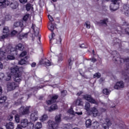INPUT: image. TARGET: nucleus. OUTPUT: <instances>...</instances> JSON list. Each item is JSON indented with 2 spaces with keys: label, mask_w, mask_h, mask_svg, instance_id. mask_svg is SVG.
<instances>
[{
  "label": "nucleus",
  "mask_w": 129,
  "mask_h": 129,
  "mask_svg": "<svg viewBox=\"0 0 129 129\" xmlns=\"http://www.w3.org/2000/svg\"><path fill=\"white\" fill-rule=\"evenodd\" d=\"M39 64H40V65H45V66H51V63L50 60L47 58H44L40 60Z\"/></svg>",
  "instance_id": "nucleus-10"
},
{
  "label": "nucleus",
  "mask_w": 129,
  "mask_h": 129,
  "mask_svg": "<svg viewBox=\"0 0 129 129\" xmlns=\"http://www.w3.org/2000/svg\"><path fill=\"white\" fill-rule=\"evenodd\" d=\"M26 11H27V12H29V11H30L31 9H32V5H31V4L30 3H28L26 5Z\"/></svg>",
  "instance_id": "nucleus-37"
},
{
  "label": "nucleus",
  "mask_w": 129,
  "mask_h": 129,
  "mask_svg": "<svg viewBox=\"0 0 129 129\" xmlns=\"http://www.w3.org/2000/svg\"><path fill=\"white\" fill-rule=\"evenodd\" d=\"M18 87V84L15 82L8 83L7 84V89L8 91H12L15 90Z\"/></svg>",
  "instance_id": "nucleus-8"
},
{
  "label": "nucleus",
  "mask_w": 129,
  "mask_h": 129,
  "mask_svg": "<svg viewBox=\"0 0 129 129\" xmlns=\"http://www.w3.org/2000/svg\"><path fill=\"white\" fill-rule=\"evenodd\" d=\"M129 24L126 21L123 22V26H128Z\"/></svg>",
  "instance_id": "nucleus-63"
},
{
  "label": "nucleus",
  "mask_w": 129,
  "mask_h": 129,
  "mask_svg": "<svg viewBox=\"0 0 129 129\" xmlns=\"http://www.w3.org/2000/svg\"><path fill=\"white\" fill-rule=\"evenodd\" d=\"M4 78H5V74L3 73H0V81H3Z\"/></svg>",
  "instance_id": "nucleus-50"
},
{
  "label": "nucleus",
  "mask_w": 129,
  "mask_h": 129,
  "mask_svg": "<svg viewBox=\"0 0 129 129\" xmlns=\"http://www.w3.org/2000/svg\"><path fill=\"white\" fill-rule=\"evenodd\" d=\"M83 98L85 99V100H87L90 103H92V104H98V102H97L92 96L91 95L86 94L83 95Z\"/></svg>",
  "instance_id": "nucleus-5"
},
{
  "label": "nucleus",
  "mask_w": 129,
  "mask_h": 129,
  "mask_svg": "<svg viewBox=\"0 0 129 129\" xmlns=\"http://www.w3.org/2000/svg\"><path fill=\"white\" fill-rule=\"evenodd\" d=\"M107 23H108V19L107 18L100 20L99 22H98V25H106V26H107Z\"/></svg>",
  "instance_id": "nucleus-25"
},
{
  "label": "nucleus",
  "mask_w": 129,
  "mask_h": 129,
  "mask_svg": "<svg viewBox=\"0 0 129 129\" xmlns=\"http://www.w3.org/2000/svg\"><path fill=\"white\" fill-rule=\"evenodd\" d=\"M86 26V28L87 29H90V22L89 21H86L85 24V26Z\"/></svg>",
  "instance_id": "nucleus-46"
},
{
  "label": "nucleus",
  "mask_w": 129,
  "mask_h": 129,
  "mask_svg": "<svg viewBox=\"0 0 129 129\" xmlns=\"http://www.w3.org/2000/svg\"><path fill=\"white\" fill-rule=\"evenodd\" d=\"M92 127L93 129H97L98 127H99V122L97 121L94 122L92 124Z\"/></svg>",
  "instance_id": "nucleus-27"
},
{
  "label": "nucleus",
  "mask_w": 129,
  "mask_h": 129,
  "mask_svg": "<svg viewBox=\"0 0 129 129\" xmlns=\"http://www.w3.org/2000/svg\"><path fill=\"white\" fill-rule=\"evenodd\" d=\"M18 38L19 40H23V39H24V37L23 36L22 33L21 34H20L19 35H18Z\"/></svg>",
  "instance_id": "nucleus-55"
},
{
  "label": "nucleus",
  "mask_w": 129,
  "mask_h": 129,
  "mask_svg": "<svg viewBox=\"0 0 129 129\" xmlns=\"http://www.w3.org/2000/svg\"><path fill=\"white\" fill-rule=\"evenodd\" d=\"M8 119L10 121H12L14 119V116L12 114H10L8 116Z\"/></svg>",
  "instance_id": "nucleus-49"
},
{
  "label": "nucleus",
  "mask_w": 129,
  "mask_h": 129,
  "mask_svg": "<svg viewBox=\"0 0 129 129\" xmlns=\"http://www.w3.org/2000/svg\"><path fill=\"white\" fill-rule=\"evenodd\" d=\"M117 33H118V34H119V35L121 37H123V33H122V32H121V31H117Z\"/></svg>",
  "instance_id": "nucleus-59"
},
{
  "label": "nucleus",
  "mask_w": 129,
  "mask_h": 129,
  "mask_svg": "<svg viewBox=\"0 0 129 129\" xmlns=\"http://www.w3.org/2000/svg\"><path fill=\"white\" fill-rule=\"evenodd\" d=\"M123 9L124 10V14L125 16H126V17H129V5H123Z\"/></svg>",
  "instance_id": "nucleus-19"
},
{
  "label": "nucleus",
  "mask_w": 129,
  "mask_h": 129,
  "mask_svg": "<svg viewBox=\"0 0 129 129\" xmlns=\"http://www.w3.org/2000/svg\"><path fill=\"white\" fill-rule=\"evenodd\" d=\"M56 109H58V106L56 104H53L51 105L49 108H48V111L49 112H52V111H54Z\"/></svg>",
  "instance_id": "nucleus-21"
},
{
  "label": "nucleus",
  "mask_w": 129,
  "mask_h": 129,
  "mask_svg": "<svg viewBox=\"0 0 129 129\" xmlns=\"http://www.w3.org/2000/svg\"><path fill=\"white\" fill-rule=\"evenodd\" d=\"M31 29L33 30L34 34L35 36V37H38V40L39 42H41V35L39 34V32L40 31V29L39 28L36 27V25L32 24Z\"/></svg>",
  "instance_id": "nucleus-7"
},
{
  "label": "nucleus",
  "mask_w": 129,
  "mask_h": 129,
  "mask_svg": "<svg viewBox=\"0 0 129 129\" xmlns=\"http://www.w3.org/2000/svg\"><path fill=\"white\" fill-rule=\"evenodd\" d=\"M8 37H9V34H5L2 36H0V41L4 40V39H6V38H8Z\"/></svg>",
  "instance_id": "nucleus-44"
},
{
  "label": "nucleus",
  "mask_w": 129,
  "mask_h": 129,
  "mask_svg": "<svg viewBox=\"0 0 129 129\" xmlns=\"http://www.w3.org/2000/svg\"><path fill=\"white\" fill-rule=\"evenodd\" d=\"M6 126L7 129H14V122H9L7 123Z\"/></svg>",
  "instance_id": "nucleus-26"
},
{
  "label": "nucleus",
  "mask_w": 129,
  "mask_h": 129,
  "mask_svg": "<svg viewBox=\"0 0 129 129\" xmlns=\"http://www.w3.org/2000/svg\"><path fill=\"white\" fill-rule=\"evenodd\" d=\"M10 32V29H9V27H5L3 29V33L6 34V35H8L9 33Z\"/></svg>",
  "instance_id": "nucleus-34"
},
{
  "label": "nucleus",
  "mask_w": 129,
  "mask_h": 129,
  "mask_svg": "<svg viewBox=\"0 0 129 129\" xmlns=\"http://www.w3.org/2000/svg\"><path fill=\"white\" fill-rule=\"evenodd\" d=\"M10 6L12 10H17L19 8V3L17 1L10 2L9 0H0V8L3 9Z\"/></svg>",
  "instance_id": "nucleus-3"
},
{
  "label": "nucleus",
  "mask_w": 129,
  "mask_h": 129,
  "mask_svg": "<svg viewBox=\"0 0 129 129\" xmlns=\"http://www.w3.org/2000/svg\"><path fill=\"white\" fill-rule=\"evenodd\" d=\"M29 124V121L27 119H23L21 120V125L25 128V127H27L28 125Z\"/></svg>",
  "instance_id": "nucleus-18"
},
{
  "label": "nucleus",
  "mask_w": 129,
  "mask_h": 129,
  "mask_svg": "<svg viewBox=\"0 0 129 129\" xmlns=\"http://www.w3.org/2000/svg\"><path fill=\"white\" fill-rule=\"evenodd\" d=\"M36 66H37V63L35 62H33L31 63V67H36Z\"/></svg>",
  "instance_id": "nucleus-61"
},
{
  "label": "nucleus",
  "mask_w": 129,
  "mask_h": 129,
  "mask_svg": "<svg viewBox=\"0 0 129 129\" xmlns=\"http://www.w3.org/2000/svg\"><path fill=\"white\" fill-rule=\"evenodd\" d=\"M17 34H21V33H19V31H17L16 30H13L11 32V36H16V35H17Z\"/></svg>",
  "instance_id": "nucleus-41"
},
{
  "label": "nucleus",
  "mask_w": 129,
  "mask_h": 129,
  "mask_svg": "<svg viewBox=\"0 0 129 129\" xmlns=\"http://www.w3.org/2000/svg\"><path fill=\"white\" fill-rule=\"evenodd\" d=\"M11 19L9 17V16L7 15L5 16V21H10Z\"/></svg>",
  "instance_id": "nucleus-62"
},
{
  "label": "nucleus",
  "mask_w": 129,
  "mask_h": 129,
  "mask_svg": "<svg viewBox=\"0 0 129 129\" xmlns=\"http://www.w3.org/2000/svg\"><path fill=\"white\" fill-rule=\"evenodd\" d=\"M54 36H55V33H54V31H53V32H51V38L49 40L50 43H51V41L53 40V37H54Z\"/></svg>",
  "instance_id": "nucleus-56"
},
{
  "label": "nucleus",
  "mask_w": 129,
  "mask_h": 129,
  "mask_svg": "<svg viewBox=\"0 0 129 129\" xmlns=\"http://www.w3.org/2000/svg\"><path fill=\"white\" fill-rule=\"evenodd\" d=\"M16 129H23V126L20 124H18Z\"/></svg>",
  "instance_id": "nucleus-60"
},
{
  "label": "nucleus",
  "mask_w": 129,
  "mask_h": 129,
  "mask_svg": "<svg viewBox=\"0 0 129 129\" xmlns=\"http://www.w3.org/2000/svg\"><path fill=\"white\" fill-rule=\"evenodd\" d=\"M28 58L29 57L25 56L24 58L21 59L19 61V64H20V65H26L27 64H29V61H28Z\"/></svg>",
  "instance_id": "nucleus-17"
},
{
  "label": "nucleus",
  "mask_w": 129,
  "mask_h": 129,
  "mask_svg": "<svg viewBox=\"0 0 129 129\" xmlns=\"http://www.w3.org/2000/svg\"><path fill=\"white\" fill-rule=\"evenodd\" d=\"M14 26L16 28H17L18 27L20 28V30H19V33H22V32H23V30H24V24L21 22H16L14 23Z\"/></svg>",
  "instance_id": "nucleus-12"
},
{
  "label": "nucleus",
  "mask_w": 129,
  "mask_h": 129,
  "mask_svg": "<svg viewBox=\"0 0 129 129\" xmlns=\"http://www.w3.org/2000/svg\"><path fill=\"white\" fill-rule=\"evenodd\" d=\"M16 50H19V51H24L25 49V45L22 43H19L15 46Z\"/></svg>",
  "instance_id": "nucleus-22"
},
{
  "label": "nucleus",
  "mask_w": 129,
  "mask_h": 129,
  "mask_svg": "<svg viewBox=\"0 0 129 129\" xmlns=\"http://www.w3.org/2000/svg\"><path fill=\"white\" fill-rule=\"evenodd\" d=\"M92 121L90 119H89L86 121V127H90L91 126V123Z\"/></svg>",
  "instance_id": "nucleus-30"
},
{
  "label": "nucleus",
  "mask_w": 129,
  "mask_h": 129,
  "mask_svg": "<svg viewBox=\"0 0 129 129\" xmlns=\"http://www.w3.org/2000/svg\"><path fill=\"white\" fill-rule=\"evenodd\" d=\"M80 48H83V49H86L88 48V44L87 43H82V44L80 45Z\"/></svg>",
  "instance_id": "nucleus-35"
},
{
  "label": "nucleus",
  "mask_w": 129,
  "mask_h": 129,
  "mask_svg": "<svg viewBox=\"0 0 129 129\" xmlns=\"http://www.w3.org/2000/svg\"><path fill=\"white\" fill-rule=\"evenodd\" d=\"M11 114H12V115H17V111L16 110H13L12 112L10 113Z\"/></svg>",
  "instance_id": "nucleus-57"
},
{
  "label": "nucleus",
  "mask_w": 129,
  "mask_h": 129,
  "mask_svg": "<svg viewBox=\"0 0 129 129\" xmlns=\"http://www.w3.org/2000/svg\"><path fill=\"white\" fill-rule=\"evenodd\" d=\"M68 113H70V114H74V110H73V108H71L68 110Z\"/></svg>",
  "instance_id": "nucleus-47"
},
{
  "label": "nucleus",
  "mask_w": 129,
  "mask_h": 129,
  "mask_svg": "<svg viewBox=\"0 0 129 129\" xmlns=\"http://www.w3.org/2000/svg\"><path fill=\"white\" fill-rule=\"evenodd\" d=\"M12 53V50L10 48H7L5 51L2 49H0V56H2L4 57L6 54H11Z\"/></svg>",
  "instance_id": "nucleus-13"
},
{
  "label": "nucleus",
  "mask_w": 129,
  "mask_h": 129,
  "mask_svg": "<svg viewBox=\"0 0 129 129\" xmlns=\"http://www.w3.org/2000/svg\"><path fill=\"white\" fill-rule=\"evenodd\" d=\"M8 60H15L16 57L14 55H8L7 57Z\"/></svg>",
  "instance_id": "nucleus-42"
},
{
  "label": "nucleus",
  "mask_w": 129,
  "mask_h": 129,
  "mask_svg": "<svg viewBox=\"0 0 129 129\" xmlns=\"http://www.w3.org/2000/svg\"><path fill=\"white\" fill-rule=\"evenodd\" d=\"M55 122L49 120L47 122L50 129H57L60 122H61V114L57 115L55 117Z\"/></svg>",
  "instance_id": "nucleus-4"
},
{
  "label": "nucleus",
  "mask_w": 129,
  "mask_h": 129,
  "mask_svg": "<svg viewBox=\"0 0 129 129\" xmlns=\"http://www.w3.org/2000/svg\"><path fill=\"white\" fill-rule=\"evenodd\" d=\"M30 17V14H27L25 15L23 18V20L24 21V22H27L28 21V19Z\"/></svg>",
  "instance_id": "nucleus-40"
},
{
  "label": "nucleus",
  "mask_w": 129,
  "mask_h": 129,
  "mask_svg": "<svg viewBox=\"0 0 129 129\" xmlns=\"http://www.w3.org/2000/svg\"><path fill=\"white\" fill-rule=\"evenodd\" d=\"M101 74L99 73H96L93 75V78H100Z\"/></svg>",
  "instance_id": "nucleus-39"
},
{
  "label": "nucleus",
  "mask_w": 129,
  "mask_h": 129,
  "mask_svg": "<svg viewBox=\"0 0 129 129\" xmlns=\"http://www.w3.org/2000/svg\"><path fill=\"white\" fill-rule=\"evenodd\" d=\"M7 99H8V98H7L6 96H2L0 97V104H2V105H5V104H6Z\"/></svg>",
  "instance_id": "nucleus-24"
},
{
  "label": "nucleus",
  "mask_w": 129,
  "mask_h": 129,
  "mask_svg": "<svg viewBox=\"0 0 129 129\" xmlns=\"http://www.w3.org/2000/svg\"><path fill=\"white\" fill-rule=\"evenodd\" d=\"M82 93H83V92H82V91H80V92L77 93V96H80V95L81 94H82Z\"/></svg>",
  "instance_id": "nucleus-64"
},
{
  "label": "nucleus",
  "mask_w": 129,
  "mask_h": 129,
  "mask_svg": "<svg viewBox=\"0 0 129 129\" xmlns=\"http://www.w3.org/2000/svg\"><path fill=\"white\" fill-rule=\"evenodd\" d=\"M35 129H41L42 128V123L41 122H37L34 127Z\"/></svg>",
  "instance_id": "nucleus-28"
},
{
  "label": "nucleus",
  "mask_w": 129,
  "mask_h": 129,
  "mask_svg": "<svg viewBox=\"0 0 129 129\" xmlns=\"http://www.w3.org/2000/svg\"><path fill=\"white\" fill-rule=\"evenodd\" d=\"M20 115H27L30 113V107L21 106L19 109Z\"/></svg>",
  "instance_id": "nucleus-6"
},
{
  "label": "nucleus",
  "mask_w": 129,
  "mask_h": 129,
  "mask_svg": "<svg viewBox=\"0 0 129 129\" xmlns=\"http://www.w3.org/2000/svg\"><path fill=\"white\" fill-rule=\"evenodd\" d=\"M119 0H111V2L113 3V6H110V10L111 11H113V12L116 11L118 9V5H117V7H116L115 6V5L117 4V2H118Z\"/></svg>",
  "instance_id": "nucleus-16"
},
{
  "label": "nucleus",
  "mask_w": 129,
  "mask_h": 129,
  "mask_svg": "<svg viewBox=\"0 0 129 129\" xmlns=\"http://www.w3.org/2000/svg\"><path fill=\"white\" fill-rule=\"evenodd\" d=\"M61 93L62 94V96H66V93H67V91L63 90L61 92Z\"/></svg>",
  "instance_id": "nucleus-53"
},
{
  "label": "nucleus",
  "mask_w": 129,
  "mask_h": 129,
  "mask_svg": "<svg viewBox=\"0 0 129 129\" xmlns=\"http://www.w3.org/2000/svg\"><path fill=\"white\" fill-rule=\"evenodd\" d=\"M48 119V115L47 114H44L42 117L41 120V121H45V120H47Z\"/></svg>",
  "instance_id": "nucleus-38"
},
{
  "label": "nucleus",
  "mask_w": 129,
  "mask_h": 129,
  "mask_svg": "<svg viewBox=\"0 0 129 129\" xmlns=\"http://www.w3.org/2000/svg\"><path fill=\"white\" fill-rule=\"evenodd\" d=\"M90 111L93 114V116L94 117H96L97 115H98V110H97V108L96 107H93L91 109Z\"/></svg>",
  "instance_id": "nucleus-20"
},
{
  "label": "nucleus",
  "mask_w": 129,
  "mask_h": 129,
  "mask_svg": "<svg viewBox=\"0 0 129 129\" xmlns=\"http://www.w3.org/2000/svg\"><path fill=\"white\" fill-rule=\"evenodd\" d=\"M30 119L32 122H34L38 120V112L32 113L30 115Z\"/></svg>",
  "instance_id": "nucleus-14"
},
{
  "label": "nucleus",
  "mask_w": 129,
  "mask_h": 129,
  "mask_svg": "<svg viewBox=\"0 0 129 129\" xmlns=\"http://www.w3.org/2000/svg\"><path fill=\"white\" fill-rule=\"evenodd\" d=\"M76 105H78V106H82V100L81 99H78L76 101Z\"/></svg>",
  "instance_id": "nucleus-29"
},
{
  "label": "nucleus",
  "mask_w": 129,
  "mask_h": 129,
  "mask_svg": "<svg viewBox=\"0 0 129 129\" xmlns=\"http://www.w3.org/2000/svg\"><path fill=\"white\" fill-rule=\"evenodd\" d=\"M113 53L115 54V55L113 56V60L117 64H122V63H126V70H129V58H121L120 57V54L116 51H113Z\"/></svg>",
  "instance_id": "nucleus-2"
},
{
  "label": "nucleus",
  "mask_w": 129,
  "mask_h": 129,
  "mask_svg": "<svg viewBox=\"0 0 129 129\" xmlns=\"http://www.w3.org/2000/svg\"><path fill=\"white\" fill-rule=\"evenodd\" d=\"M22 36L23 37V39H27V38H28V36H29V33L27 32L25 33H22Z\"/></svg>",
  "instance_id": "nucleus-48"
},
{
  "label": "nucleus",
  "mask_w": 129,
  "mask_h": 129,
  "mask_svg": "<svg viewBox=\"0 0 129 129\" xmlns=\"http://www.w3.org/2000/svg\"><path fill=\"white\" fill-rule=\"evenodd\" d=\"M15 119L16 122H17V123H19L20 122V115L19 114L15 115Z\"/></svg>",
  "instance_id": "nucleus-36"
},
{
  "label": "nucleus",
  "mask_w": 129,
  "mask_h": 129,
  "mask_svg": "<svg viewBox=\"0 0 129 129\" xmlns=\"http://www.w3.org/2000/svg\"><path fill=\"white\" fill-rule=\"evenodd\" d=\"M19 2L21 3V4L25 5V4L28 2V0H19Z\"/></svg>",
  "instance_id": "nucleus-54"
},
{
  "label": "nucleus",
  "mask_w": 129,
  "mask_h": 129,
  "mask_svg": "<svg viewBox=\"0 0 129 129\" xmlns=\"http://www.w3.org/2000/svg\"><path fill=\"white\" fill-rule=\"evenodd\" d=\"M103 93L105 94V95H109V94H110V91H109L108 89L105 88L103 90Z\"/></svg>",
  "instance_id": "nucleus-33"
},
{
  "label": "nucleus",
  "mask_w": 129,
  "mask_h": 129,
  "mask_svg": "<svg viewBox=\"0 0 129 129\" xmlns=\"http://www.w3.org/2000/svg\"><path fill=\"white\" fill-rule=\"evenodd\" d=\"M90 60L91 61V62L94 63L95 62H96V61H97V59H96V58L94 57H92V58H90Z\"/></svg>",
  "instance_id": "nucleus-58"
},
{
  "label": "nucleus",
  "mask_w": 129,
  "mask_h": 129,
  "mask_svg": "<svg viewBox=\"0 0 129 129\" xmlns=\"http://www.w3.org/2000/svg\"><path fill=\"white\" fill-rule=\"evenodd\" d=\"M125 34L129 36V27H127L124 29Z\"/></svg>",
  "instance_id": "nucleus-51"
},
{
  "label": "nucleus",
  "mask_w": 129,
  "mask_h": 129,
  "mask_svg": "<svg viewBox=\"0 0 129 129\" xmlns=\"http://www.w3.org/2000/svg\"><path fill=\"white\" fill-rule=\"evenodd\" d=\"M11 74L8 75V77L5 79L6 81H10L12 76L14 77L15 82L19 83L22 81V73L19 70V67L16 66L10 68Z\"/></svg>",
  "instance_id": "nucleus-1"
},
{
  "label": "nucleus",
  "mask_w": 129,
  "mask_h": 129,
  "mask_svg": "<svg viewBox=\"0 0 129 129\" xmlns=\"http://www.w3.org/2000/svg\"><path fill=\"white\" fill-rule=\"evenodd\" d=\"M85 108L86 110H88L90 108V104L88 102L86 103Z\"/></svg>",
  "instance_id": "nucleus-43"
},
{
  "label": "nucleus",
  "mask_w": 129,
  "mask_h": 129,
  "mask_svg": "<svg viewBox=\"0 0 129 129\" xmlns=\"http://www.w3.org/2000/svg\"><path fill=\"white\" fill-rule=\"evenodd\" d=\"M48 19L49 20L50 22H53L54 21V19L53 18V17L51 15H48Z\"/></svg>",
  "instance_id": "nucleus-52"
},
{
  "label": "nucleus",
  "mask_w": 129,
  "mask_h": 129,
  "mask_svg": "<svg viewBox=\"0 0 129 129\" xmlns=\"http://www.w3.org/2000/svg\"><path fill=\"white\" fill-rule=\"evenodd\" d=\"M74 61V59L72 58V57H71L68 59V68L71 70L72 69V66L73 65Z\"/></svg>",
  "instance_id": "nucleus-23"
},
{
  "label": "nucleus",
  "mask_w": 129,
  "mask_h": 129,
  "mask_svg": "<svg viewBox=\"0 0 129 129\" xmlns=\"http://www.w3.org/2000/svg\"><path fill=\"white\" fill-rule=\"evenodd\" d=\"M106 123L103 124V127L104 129H109V126L112 124L111 121L108 118L105 119Z\"/></svg>",
  "instance_id": "nucleus-11"
},
{
  "label": "nucleus",
  "mask_w": 129,
  "mask_h": 129,
  "mask_svg": "<svg viewBox=\"0 0 129 129\" xmlns=\"http://www.w3.org/2000/svg\"><path fill=\"white\" fill-rule=\"evenodd\" d=\"M48 28L49 31L51 32V33H53L54 32V25H53V23L51 22V25H49L48 26Z\"/></svg>",
  "instance_id": "nucleus-31"
},
{
  "label": "nucleus",
  "mask_w": 129,
  "mask_h": 129,
  "mask_svg": "<svg viewBox=\"0 0 129 129\" xmlns=\"http://www.w3.org/2000/svg\"><path fill=\"white\" fill-rule=\"evenodd\" d=\"M122 75L123 76H124L125 77V80H129V74L125 72H122Z\"/></svg>",
  "instance_id": "nucleus-32"
},
{
  "label": "nucleus",
  "mask_w": 129,
  "mask_h": 129,
  "mask_svg": "<svg viewBox=\"0 0 129 129\" xmlns=\"http://www.w3.org/2000/svg\"><path fill=\"white\" fill-rule=\"evenodd\" d=\"M123 87H124V84L122 81L117 82L114 86V89H120Z\"/></svg>",
  "instance_id": "nucleus-15"
},
{
  "label": "nucleus",
  "mask_w": 129,
  "mask_h": 129,
  "mask_svg": "<svg viewBox=\"0 0 129 129\" xmlns=\"http://www.w3.org/2000/svg\"><path fill=\"white\" fill-rule=\"evenodd\" d=\"M27 55V51L24 50L21 52V53L20 54V57H24V56H26Z\"/></svg>",
  "instance_id": "nucleus-45"
},
{
  "label": "nucleus",
  "mask_w": 129,
  "mask_h": 129,
  "mask_svg": "<svg viewBox=\"0 0 129 129\" xmlns=\"http://www.w3.org/2000/svg\"><path fill=\"white\" fill-rule=\"evenodd\" d=\"M58 98H59V95H52L50 98V100H48L46 101V103L47 105H50V104L55 103Z\"/></svg>",
  "instance_id": "nucleus-9"
}]
</instances>
